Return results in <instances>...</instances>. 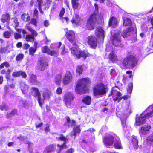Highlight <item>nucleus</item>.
<instances>
[{
  "label": "nucleus",
  "mask_w": 153,
  "mask_h": 153,
  "mask_svg": "<svg viewBox=\"0 0 153 153\" xmlns=\"http://www.w3.org/2000/svg\"><path fill=\"white\" fill-rule=\"evenodd\" d=\"M138 61L139 59L137 56L130 51L119 62V65L123 68H133L136 66Z\"/></svg>",
  "instance_id": "f257e3e1"
},
{
  "label": "nucleus",
  "mask_w": 153,
  "mask_h": 153,
  "mask_svg": "<svg viewBox=\"0 0 153 153\" xmlns=\"http://www.w3.org/2000/svg\"><path fill=\"white\" fill-rule=\"evenodd\" d=\"M91 83L88 78H83L78 80L75 88L76 93L80 95L85 94L88 91L87 87Z\"/></svg>",
  "instance_id": "f03ea898"
},
{
  "label": "nucleus",
  "mask_w": 153,
  "mask_h": 153,
  "mask_svg": "<svg viewBox=\"0 0 153 153\" xmlns=\"http://www.w3.org/2000/svg\"><path fill=\"white\" fill-rule=\"evenodd\" d=\"M107 89V86L103 83H97L92 88L93 94L97 97H102L106 94Z\"/></svg>",
  "instance_id": "7ed1b4c3"
},
{
  "label": "nucleus",
  "mask_w": 153,
  "mask_h": 153,
  "mask_svg": "<svg viewBox=\"0 0 153 153\" xmlns=\"http://www.w3.org/2000/svg\"><path fill=\"white\" fill-rule=\"evenodd\" d=\"M110 40L112 45L115 47L122 48L124 46V42L119 32L112 35L110 37Z\"/></svg>",
  "instance_id": "20e7f679"
},
{
  "label": "nucleus",
  "mask_w": 153,
  "mask_h": 153,
  "mask_svg": "<svg viewBox=\"0 0 153 153\" xmlns=\"http://www.w3.org/2000/svg\"><path fill=\"white\" fill-rule=\"evenodd\" d=\"M71 53L78 59L82 57L85 60L90 55L88 52L85 50H81L78 47H73L71 48Z\"/></svg>",
  "instance_id": "39448f33"
},
{
  "label": "nucleus",
  "mask_w": 153,
  "mask_h": 153,
  "mask_svg": "<svg viewBox=\"0 0 153 153\" xmlns=\"http://www.w3.org/2000/svg\"><path fill=\"white\" fill-rule=\"evenodd\" d=\"M25 27L31 33V34H27L26 36L25 39L26 41L29 42L33 43L35 40V37L38 35L37 32L34 29H32L29 24L26 25Z\"/></svg>",
  "instance_id": "423d86ee"
},
{
  "label": "nucleus",
  "mask_w": 153,
  "mask_h": 153,
  "mask_svg": "<svg viewBox=\"0 0 153 153\" xmlns=\"http://www.w3.org/2000/svg\"><path fill=\"white\" fill-rule=\"evenodd\" d=\"M96 16L95 14H92L89 16L86 24V27L89 30L94 29L95 24L97 21Z\"/></svg>",
  "instance_id": "0eeeda50"
},
{
  "label": "nucleus",
  "mask_w": 153,
  "mask_h": 153,
  "mask_svg": "<svg viewBox=\"0 0 153 153\" xmlns=\"http://www.w3.org/2000/svg\"><path fill=\"white\" fill-rule=\"evenodd\" d=\"M86 42L89 47L93 49H96L98 45V39L95 36L93 35L88 36L86 38Z\"/></svg>",
  "instance_id": "6e6552de"
},
{
  "label": "nucleus",
  "mask_w": 153,
  "mask_h": 153,
  "mask_svg": "<svg viewBox=\"0 0 153 153\" xmlns=\"http://www.w3.org/2000/svg\"><path fill=\"white\" fill-rule=\"evenodd\" d=\"M74 98V96L71 92H68L65 94L63 96V101L67 107L71 106Z\"/></svg>",
  "instance_id": "1a4fd4ad"
},
{
  "label": "nucleus",
  "mask_w": 153,
  "mask_h": 153,
  "mask_svg": "<svg viewBox=\"0 0 153 153\" xmlns=\"http://www.w3.org/2000/svg\"><path fill=\"white\" fill-rule=\"evenodd\" d=\"M48 65V62L43 58H41L38 60L37 64L36 66V68L38 70L43 71L45 69Z\"/></svg>",
  "instance_id": "9d476101"
},
{
  "label": "nucleus",
  "mask_w": 153,
  "mask_h": 153,
  "mask_svg": "<svg viewBox=\"0 0 153 153\" xmlns=\"http://www.w3.org/2000/svg\"><path fill=\"white\" fill-rule=\"evenodd\" d=\"M115 138V136H113L111 134H107L103 137V142L107 146H111L113 144Z\"/></svg>",
  "instance_id": "9b49d317"
},
{
  "label": "nucleus",
  "mask_w": 153,
  "mask_h": 153,
  "mask_svg": "<svg viewBox=\"0 0 153 153\" xmlns=\"http://www.w3.org/2000/svg\"><path fill=\"white\" fill-rule=\"evenodd\" d=\"M115 88H119V87L117 86H115V87H114L111 90L110 94L112 96L113 100L114 101H117L118 98L121 96V94L120 92L118 91L115 89Z\"/></svg>",
  "instance_id": "f8f14e48"
},
{
  "label": "nucleus",
  "mask_w": 153,
  "mask_h": 153,
  "mask_svg": "<svg viewBox=\"0 0 153 153\" xmlns=\"http://www.w3.org/2000/svg\"><path fill=\"white\" fill-rule=\"evenodd\" d=\"M11 15L9 13H5L3 14L1 17L0 20L3 23H6L7 25H9L10 23Z\"/></svg>",
  "instance_id": "ddd939ff"
},
{
  "label": "nucleus",
  "mask_w": 153,
  "mask_h": 153,
  "mask_svg": "<svg viewBox=\"0 0 153 153\" xmlns=\"http://www.w3.org/2000/svg\"><path fill=\"white\" fill-rule=\"evenodd\" d=\"M72 79V76L70 71H67L63 77L62 82L64 85L69 84Z\"/></svg>",
  "instance_id": "4468645a"
},
{
  "label": "nucleus",
  "mask_w": 153,
  "mask_h": 153,
  "mask_svg": "<svg viewBox=\"0 0 153 153\" xmlns=\"http://www.w3.org/2000/svg\"><path fill=\"white\" fill-rule=\"evenodd\" d=\"M41 51L43 53H47L51 56H55L57 54L56 51L51 50L47 45H45L42 47Z\"/></svg>",
  "instance_id": "2eb2a0df"
},
{
  "label": "nucleus",
  "mask_w": 153,
  "mask_h": 153,
  "mask_svg": "<svg viewBox=\"0 0 153 153\" xmlns=\"http://www.w3.org/2000/svg\"><path fill=\"white\" fill-rule=\"evenodd\" d=\"M75 33L72 30H69L66 32L65 36L69 42L74 43L75 41Z\"/></svg>",
  "instance_id": "dca6fc26"
},
{
  "label": "nucleus",
  "mask_w": 153,
  "mask_h": 153,
  "mask_svg": "<svg viewBox=\"0 0 153 153\" xmlns=\"http://www.w3.org/2000/svg\"><path fill=\"white\" fill-rule=\"evenodd\" d=\"M96 31L97 32V37L100 39L101 41L103 42L105 37V32L103 30L100 26L98 27L96 29Z\"/></svg>",
  "instance_id": "f3484780"
},
{
  "label": "nucleus",
  "mask_w": 153,
  "mask_h": 153,
  "mask_svg": "<svg viewBox=\"0 0 153 153\" xmlns=\"http://www.w3.org/2000/svg\"><path fill=\"white\" fill-rule=\"evenodd\" d=\"M146 117L143 114H141L135 120V125L137 126H139L146 122Z\"/></svg>",
  "instance_id": "a211bd4d"
},
{
  "label": "nucleus",
  "mask_w": 153,
  "mask_h": 153,
  "mask_svg": "<svg viewBox=\"0 0 153 153\" xmlns=\"http://www.w3.org/2000/svg\"><path fill=\"white\" fill-rule=\"evenodd\" d=\"M117 19L114 16L111 17L108 21V26L113 28H115L118 24Z\"/></svg>",
  "instance_id": "6ab92c4d"
},
{
  "label": "nucleus",
  "mask_w": 153,
  "mask_h": 153,
  "mask_svg": "<svg viewBox=\"0 0 153 153\" xmlns=\"http://www.w3.org/2000/svg\"><path fill=\"white\" fill-rule=\"evenodd\" d=\"M151 128L150 125H145L141 127L139 130L140 134H147L149 133V130Z\"/></svg>",
  "instance_id": "aec40b11"
},
{
  "label": "nucleus",
  "mask_w": 153,
  "mask_h": 153,
  "mask_svg": "<svg viewBox=\"0 0 153 153\" xmlns=\"http://www.w3.org/2000/svg\"><path fill=\"white\" fill-rule=\"evenodd\" d=\"M29 80V82L33 85H38L39 84V82L37 79L36 75L33 74H32L30 75Z\"/></svg>",
  "instance_id": "412c9836"
},
{
  "label": "nucleus",
  "mask_w": 153,
  "mask_h": 153,
  "mask_svg": "<svg viewBox=\"0 0 153 153\" xmlns=\"http://www.w3.org/2000/svg\"><path fill=\"white\" fill-rule=\"evenodd\" d=\"M11 72V70L10 69H8L7 71L5 69H2L0 71V73L1 74H5V77L7 81L10 79V74Z\"/></svg>",
  "instance_id": "4be33fe9"
},
{
  "label": "nucleus",
  "mask_w": 153,
  "mask_h": 153,
  "mask_svg": "<svg viewBox=\"0 0 153 153\" xmlns=\"http://www.w3.org/2000/svg\"><path fill=\"white\" fill-rule=\"evenodd\" d=\"M115 139L114 141V147L116 149H121L122 148L121 142L119 137L115 136Z\"/></svg>",
  "instance_id": "5701e85b"
},
{
  "label": "nucleus",
  "mask_w": 153,
  "mask_h": 153,
  "mask_svg": "<svg viewBox=\"0 0 153 153\" xmlns=\"http://www.w3.org/2000/svg\"><path fill=\"white\" fill-rule=\"evenodd\" d=\"M109 58L113 62L118 61L117 55L115 54V52L113 50L111 51L109 54Z\"/></svg>",
  "instance_id": "b1692460"
},
{
  "label": "nucleus",
  "mask_w": 153,
  "mask_h": 153,
  "mask_svg": "<svg viewBox=\"0 0 153 153\" xmlns=\"http://www.w3.org/2000/svg\"><path fill=\"white\" fill-rule=\"evenodd\" d=\"M18 111L16 109L14 108L12 110L10 113H7L5 116L6 118H12L15 115H18Z\"/></svg>",
  "instance_id": "393cba45"
},
{
  "label": "nucleus",
  "mask_w": 153,
  "mask_h": 153,
  "mask_svg": "<svg viewBox=\"0 0 153 153\" xmlns=\"http://www.w3.org/2000/svg\"><path fill=\"white\" fill-rule=\"evenodd\" d=\"M79 1V0H71L72 7L74 10L80 8Z\"/></svg>",
  "instance_id": "a878e982"
},
{
  "label": "nucleus",
  "mask_w": 153,
  "mask_h": 153,
  "mask_svg": "<svg viewBox=\"0 0 153 153\" xmlns=\"http://www.w3.org/2000/svg\"><path fill=\"white\" fill-rule=\"evenodd\" d=\"M134 29V28L133 27H131L127 28L126 30H123L121 35L124 38H126L128 36V33L133 31Z\"/></svg>",
  "instance_id": "bb28decb"
},
{
  "label": "nucleus",
  "mask_w": 153,
  "mask_h": 153,
  "mask_svg": "<svg viewBox=\"0 0 153 153\" xmlns=\"http://www.w3.org/2000/svg\"><path fill=\"white\" fill-rule=\"evenodd\" d=\"M55 147L53 144H50L47 146L44 151V153H50L55 150Z\"/></svg>",
  "instance_id": "cd10ccee"
},
{
  "label": "nucleus",
  "mask_w": 153,
  "mask_h": 153,
  "mask_svg": "<svg viewBox=\"0 0 153 153\" xmlns=\"http://www.w3.org/2000/svg\"><path fill=\"white\" fill-rule=\"evenodd\" d=\"M80 17L79 14L77 13L74 14V16L71 20L72 24H77L80 21Z\"/></svg>",
  "instance_id": "c85d7f7f"
},
{
  "label": "nucleus",
  "mask_w": 153,
  "mask_h": 153,
  "mask_svg": "<svg viewBox=\"0 0 153 153\" xmlns=\"http://www.w3.org/2000/svg\"><path fill=\"white\" fill-rule=\"evenodd\" d=\"M91 99L90 96H87L82 99V102L86 105H89L91 103Z\"/></svg>",
  "instance_id": "c756f323"
},
{
  "label": "nucleus",
  "mask_w": 153,
  "mask_h": 153,
  "mask_svg": "<svg viewBox=\"0 0 153 153\" xmlns=\"http://www.w3.org/2000/svg\"><path fill=\"white\" fill-rule=\"evenodd\" d=\"M65 118L67 120L66 122L68 123V126L69 127L72 126L75 124V121L73 120H71L68 116H66L65 117Z\"/></svg>",
  "instance_id": "7c9ffc66"
},
{
  "label": "nucleus",
  "mask_w": 153,
  "mask_h": 153,
  "mask_svg": "<svg viewBox=\"0 0 153 153\" xmlns=\"http://www.w3.org/2000/svg\"><path fill=\"white\" fill-rule=\"evenodd\" d=\"M132 138V143L134 149H137L138 147V141L136 139V137L134 135H133Z\"/></svg>",
  "instance_id": "2f4dec72"
},
{
  "label": "nucleus",
  "mask_w": 153,
  "mask_h": 153,
  "mask_svg": "<svg viewBox=\"0 0 153 153\" xmlns=\"http://www.w3.org/2000/svg\"><path fill=\"white\" fill-rule=\"evenodd\" d=\"M132 24V22L131 20L128 18H127L124 20L123 25L125 26H131Z\"/></svg>",
  "instance_id": "473e14b6"
},
{
  "label": "nucleus",
  "mask_w": 153,
  "mask_h": 153,
  "mask_svg": "<svg viewBox=\"0 0 153 153\" xmlns=\"http://www.w3.org/2000/svg\"><path fill=\"white\" fill-rule=\"evenodd\" d=\"M21 18L24 21L28 22L30 19V16L28 13H24L21 15Z\"/></svg>",
  "instance_id": "72a5a7b5"
},
{
  "label": "nucleus",
  "mask_w": 153,
  "mask_h": 153,
  "mask_svg": "<svg viewBox=\"0 0 153 153\" xmlns=\"http://www.w3.org/2000/svg\"><path fill=\"white\" fill-rule=\"evenodd\" d=\"M31 89L34 92L33 94H34V95L33 96L35 97H36L37 96L41 94V93L37 88L33 87L31 88Z\"/></svg>",
  "instance_id": "f704fd0d"
},
{
  "label": "nucleus",
  "mask_w": 153,
  "mask_h": 153,
  "mask_svg": "<svg viewBox=\"0 0 153 153\" xmlns=\"http://www.w3.org/2000/svg\"><path fill=\"white\" fill-rule=\"evenodd\" d=\"M146 140L147 144L149 145L150 146H153V134L148 136Z\"/></svg>",
  "instance_id": "c9c22d12"
},
{
  "label": "nucleus",
  "mask_w": 153,
  "mask_h": 153,
  "mask_svg": "<svg viewBox=\"0 0 153 153\" xmlns=\"http://www.w3.org/2000/svg\"><path fill=\"white\" fill-rule=\"evenodd\" d=\"M12 35V33L10 31L6 30L4 31L3 34V36L6 39L10 38Z\"/></svg>",
  "instance_id": "e433bc0d"
},
{
  "label": "nucleus",
  "mask_w": 153,
  "mask_h": 153,
  "mask_svg": "<svg viewBox=\"0 0 153 153\" xmlns=\"http://www.w3.org/2000/svg\"><path fill=\"white\" fill-rule=\"evenodd\" d=\"M61 75L58 74L56 75L55 78V82L58 85H59L61 81Z\"/></svg>",
  "instance_id": "4c0bfd02"
},
{
  "label": "nucleus",
  "mask_w": 153,
  "mask_h": 153,
  "mask_svg": "<svg viewBox=\"0 0 153 153\" xmlns=\"http://www.w3.org/2000/svg\"><path fill=\"white\" fill-rule=\"evenodd\" d=\"M37 100L39 105L42 107L44 103V100L42 99L41 97V94H40L37 96Z\"/></svg>",
  "instance_id": "58836bf2"
},
{
  "label": "nucleus",
  "mask_w": 153,
  "mask_h": 153,
  "mask_svg": "<svg viewBox=\"0 0 153 153\" xmlns=\"http://www.w3.org/2000/svg\"><path fill=\"white\" fill-rule=\"evenodd\" d=\"M83 71V68L82 65H78L77 66L76 72L78 73L79 75H81Z\"/></svg>",
  "instance_id": "ea45409f"
},
{
  "label": "nucleus",
  "mask_w": 153,
  "mask_h": 153,
  "mask_svg": "<svg viewBox=\"0 0 153 153\" xmlns=\"http://www.w3.org/2000/svg\"><path fill=\"white\" fill-rule=\"evenodd\" d=\"M38 22V21L36 19L33 18L31 19L30 21L27 24H29L30 25V24L34 25L35 27H36ZM29 26H30V25Z\"/></svg>",
  "instance_id": "a19ab883"
},
{
  "label": "nucleus",
  "mask_w": 153,
  "mask_h": 153,
  "mask_svg": "<svg viewBox=\"0 0 153 153\" xmlns=\"http://www.w3.org/2000/svg\"><path fill=\"white\" fill-rule=\"evenodd\" d=\"M4 67L7 68L9 67H10L9 63L7 61L3 62L0 65V69H3Z\"/></svg>",
  "instance_id": "79ce46f5"
},
{
  "label": "nucleus",
  "mask_w": 153,
  "mask_h": 153,
  "mask_svg": "<svg viewBox=\"0 0 153 153\" xmlns=\"http://www.w3.org/2000/svg\"><path fill=\"white\" fill-rule=\"evenodd\" d=\"M133 89V83L130 82L129 83L127 89V93L128 94H131Z\"/></svg>",
  "instance_id": "37998d69"
},
{
  "label": "nucleus",
  "mask_w": 153,
  "mask_h": 153,
  "mask_svg": "<svg viewBox=\"0 0 153 153\" xmlns=\"http://www.w3.org/2000/svg\"><path fill=\"white\" fill-rule=\"evenodd\" d=\"M91 138H89L88 135H85L82 140V142L85 144H87L89 142H91Z\"/></svg>",
  "instance_id": "c03bdc74"
},
{
  "label": "nucleus",
  "mask_w": 153,
  "mask_h": 153,
  "mask_svg": "<svg viewBox=\"0 0 153 153\" xmlns=\"http://www.w3.org/2000/svg\"><path fill=\"white\" fill-rule=\"evenodd\" d=\"M24 55L23 54L21 53H19L16 56L15 59L17 61H20L22 60L24 57Z\"/></svg>",
  "instance_id": "a18cd8bd"
},
{
  "label": "nucleus",
  "mask_w": 153,
  "mask_h": 153,
  "mask_svg": "<svg viewBox=\"0 0 153 153\" xmlns=\"http://www.w3.org/2000/svg\"><path fill=\"white\" fill-rule=\"evenodd\" d=\"M12 19L13 20V22L14 24V25L13 26L14 28H17L19 27V22L18 21L17 18L16 17H13Z\"/></svg>",
  "instance_id": "49530a36"
},
{
  "label": "nucleus",
  "mask_w": 153,
  "mask_h": 153,
  "mask_svg": "<svg viewBox=\"0 0 153 153\" xmlns=\"http://www.w3.org/2000/svg\"><path fill=\"white\" fill-rule=\"evenodd\" d=\"M73 131L74 132V134L80 133L81 131L80 126H77L74 127L73 128Z\"/></svg>",
  "instance_id": "de8ad7c7"
},
{
  "label": "nucleus",
  "mask_w": 153,
  "mask_h": 153,
  "mask_svg": "<svg viewBox=\"0 0 153 153\" xmlns=\"http://www.w3.org/2000/svg\"><path fill=\"white\" fill-rule=\"evenodd\" d=\"M8 106L5 104H3L0 105V110L1 111H8L9 110Z\"/></svg>",
  "instance_id": "09e8293b"
},
{
  "label": "nucleus",
  "mask_w": 153,
  "mask_h": 153,
  "mask_svg": "<svg viewBox=\"0 0 153 153\" xmlns=\"http://www.w3.org/2000/svg\"><path fill=\"white\" fill-rule=\"evenodd\" d=\"M36 50L37 49H36L33 47H30L29 50V55L32 56L33 55Z\"/></svg>",
  "instance_id": "8fccbe9b"
},
{
  "label": "nucleus",
  "mask_w": 153,
  "mask_h": 153,
  "mask_svg": "<svg viewBox=\"0 0 153 153\" xmlns=\"http://www.w3.org/2000/svg\"><path fill=\"white\" fill-rule=\"evenodd\" d=\"M21 89L22 93L24 94H27L28 90V87L25 85H24V87H22Z\"/></svg>",
  "instance_id": "3c124183"
},
{
  "label": "nucleus",
  "mask_w": 153,
  "mask_h": 153,
  "mask_svg": "<svg viewBox=\"0 0 153 153\" xmlns=\"http://www.w3.org/2000/svg\"><path fill=\"white\" fill-rule=\"evenodd\" d=\"M21 106L23 108H26L28 106H29L28 102L27 101L22 100Z\"/></svg>",
  "instance_id": "603ef678"
},
{
  "label": "nucleus",
  "mask_w": 153,
  "mask_h": 153,
  "mask_svg": "<svg viewBox=\"0 0 153 153\" xmlns=\"http://www.w3.org/2000/svg\"><path fill=\"white\" fill-rule=\"evenodd\" d=\"M20 71H19L16 72H13L12 74V76L14 77H17L20 76Z\"/></svg>",
  "instance_id": "864d4df0"
},
{
  "label": "nucleus",
  "mask_w": 153,
  "mask_h": 153,
  "mask_svg": "<svg viewBox=\"0 0 153 153\" xmlns=\"http://www.w3.org/2000/svg\"><path fill=\"white\" fill-rule=\"evenodd\" d=\"M14 37L15 39L18 40L22 38V35L19 33H15L14 34Z\"/></svg>",
  "instance_id": "5fc2aeb1"
},
{
  "label": "nucleus",
  "mask_w": 153,
  "mask_h": 153,
  "mask_svg": "<svg viewBox=\"0 0 153 153\" xmlns=\"http://www.w3.org/2000/svg\"><path fill=\"white\" fill-rule=\"evenodd\" d=\"M146 117V118H149L153 116V111L152 110H150L149 112L147 113L145 115H144Z\"/></svg>",
  "instance_id": "6e6d98bb"
},
{
  "label": "nucleus",
  "mask_w": 153,
  "mask_h": 153,
  "mask_svg": "<svg viewBox=\"0 0 153 153\" xmlns=\"http://www.w3.org/2000/svg\"><path fill=\"white\" fill-rule=\"evenodd\" d=\"M65 13V9L64 7H62L59 13V16L60 17H62Z\"/></svg>",
  "instance_id": "4d7b16f0"
},
{
  "label": "nucleus",
  "mask_w": 153,
  "mask_h": 153,
  "mask_svg": "<svg viewBox=\"0 0 153 153\" xmlns=\"http://www.w3.org/2000/svg\"><path fill=\"white\" fill-rule=\"evenodd\" d=\"M49 127L50 125L48 123H47L45 125V127L44 130L46 133H48L50 131V129Z\"/></svg>",
  "instance_id": "13d9d810"
},
{
  "label": "nucleus",
  "mask_w": 153,
  "mask_h": 153,
  "mask_svg": "<svg viewBox=\"0 0 153 153\" xmlns=\"http://www.w3.org/2000/svg\"><path fill=\"white\" fill-rule=\"evenodd\" d=\"M7 51V48L6 47H1L0 49V53H5Z\"/></svg>",
  "instance_id": "bf43d9fd"
},
{
  "label": "nucleus",
  "mask_w": 153,
  "mask_h": 153,
  "mask_svg": "<svg viewBox=\"0 0 153 153\" xmlns=\"http://www.w3.org/2000/svg\"><path fill=\"white\" fill-rule=\"evenodd\" d=\"M56 93L57 94L60 95L62 93V89L61 87H58L56 90Z\"/></svg>",
  "instance_id": "052dcab7"
},
{
  "label": "nucleus",
  "mask_w": 153,
  "mask_h": 153,
  "mask_svg": "<svg viewBox=\"0 0 153 153\" xmlns=\"http://www.w3.org/2000/svg\"><path fill=\"white\" fill-rule=\"evenodd\" d=\"M20 73V76H21L23 78L25 79L27 77V75L25 72L21 71Z\"/></svg>",
  "instance_id": "680f3d73"
},
{
  "label": "nucleus",
  "mask_w": 153,
  "mask_h": 153,
  "mask_svg": "<svg viewBox=\"0 0 153 153\" xmlns=\"http://www.w3.org/2000/svg\"><path fill=\"white\" fill-rule=\"evenodd\" d=\"M43 123L42 122H41L39 124H38L37 123H35V127L36 128H39L43 126Z\"/></svg>",
  "instance_id": "e2e57ef3"
},
{
  "label": "nucleus",
  "mask_w": 153,
  "mask_h": 153,
  "mask_svg": "<svg viewBox=\"0 0 153 153\" xmlns=\"http://www.w3.org/2000/svg\"><path fill=\"white\" fill-rule=\"evenodd\" d=\"M30 47V45L28 43H24L23 44V49L24 50H27Z\"/></svg>",
  "instance_id": "0e129e2a"
},
{
  "label": "nucleus",
  "mask_w": 153,
  "mask_h": 153,
  "mask_svg": "<svg viewBox=\"0 0 153 153\" xmlns=\"http://www.w3.org/2000/svg\"><path fill=\"white\" fill-rule=\"evenodd\" d=\"M44 25L45 27H48L49 25V21L47 20H45L44 22Z\"/></svg>",
  "instance_id": "69168bd1"
},
{
  "label": "nucleus",
  "mask_w": 153,
  "mask_h": 153,
  "mask_svg": "<svg viewBox=\"0 0 153 153\" xmlns=\"http://www.w3.org/2000/svg\"><path fill=\"white\" fill-rule=\"evenodd\" d=\"M33 14L36 17H38V11L36 8H35L34 10Z\"/></svg>",
  "instance_id": "338daca9"
},
{
  "label": "nucleus",
  "mask_w": 153,
  "mask_h": 153,
  "mask_svg": "<svg viewBox=\"0 0 153 153\" xmlns=\"http://www.w3.org/2000/svg\"><path fill=\"white\" fill-rule=\"evenodd\" d=\"M59 140L61 141H64L67 140V139L65 137L63 136L62 134V135L59 138Z\"/></svg>",
  "instance_id": "774afa93"
}]
</instances>
